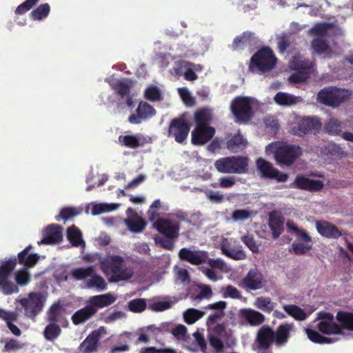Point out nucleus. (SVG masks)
I'll return each instance as SVG.
<instances>
[{
	"mask_svg": "<svg viewBox=\"0 0 353 353\" xmlns=\"http://www.w3.org/2000/svg\"><path fill=\"white\" fill-rule=\"evenodd\" d=\"M115 301L116 297L110 293L90 296L88 300V304L72 314V323L77 325L85 322L93 316L99 309L108 307L112 305Z\"/></svg>",
	"mask_w": 353,
	"mask_h": 353,
	"instance_id": "nucleus-1",
	"label": "nucleus"
},
{
	"mask_svg": "<svg viewBox=\"0 0 353 353\" xmlns=\"http://www.w3.org/2000/svg\"><path fill=\"white\" fill-rule=\"evenodd\" d=\"M100 268L106 276H110V282L126 281L132 276L125 266L123 257L119 255H110L103 259L100 261Z\"/></svg>",
	"mask_w": 353,
	"mask_h": 353,
	"instance_id": "nucleus-2",
	"label": "nucleus"
},
{
	"mask_svg": "<svg viewBox=\"0 0 353 353\" xmlns=\"http://www.w3.org/2000/svg\"><path fill=\"white\" fill-rule=\"evenodd\" d=\"M277 58L268 46L259 49L251 57L248 70L252 73L263 74L272 71L276 66Z\"/></svg>",
	"mask_w": 353,
	"mask_h": 353,
	"instance_id": "nucleus-3",
	"label": "nucleus"
},
{
	"mask_svg": "<svg viewBox=\"0 0 353 353\" xmlns=\"http://www.w3.org/2000/svg\"><path fill=\"white\" fill-rule=\"evenodd\" d=\"M46 301V296L43 293L32 292L26 297L16 300L20 306L16 308L19 311L23 310L27 318L34 319L43 310Z\"/></svg>",
	"mask_w": 353,
	"mask_h": 353,
	"instance_id": "nucleus-4",
	"label": "nucleus"
},
{
	"mask_svg": "<svg viewBox=\"0 0 353 353\" xmlns=\"http://www.w3.org/2000/svg\"><path fill=\"white\" fill-rule=\"evenodd\" d=\"M301 154L299 146L278 142L275 144L274 158L276 163L281 167L292 165Z\"/></svg>",
	"mask_w": 353,
	"mask_h": 353,
	"instance_id": "nucleus-5",
	"label": "nucleus"
},
{
	"mask_svg": "<svg viewBox=\"0 0 353 353\" xmlns=\"http://www.w3.org/2000/svg\"><path fill=\"white\" fill-rule=\"evenodd\" d=\"M214 167L218 172L225 174H243L248 172V158L232 156L217 159Z\"/></svg>",
	"mask_w": 353,
	"mask_h": 353,
	"instance_id": "nucleus-6",
	"label": "nucleus"
},
{
	"mask_svg": "<svg viewBox=\"0 0 353 353\" xmlns=\"http://www.w3.org/2000/svg\"><path fill=\"white\" fill-rule=\"evenodd\" d=\"M230 109L239 123H248L253 117L252 101L248 97H236L231 102Z\"/></svg>",
	"mask_w": 353,
	"mask_h": 353,
	"instance_id": "nucleus-7",
	"label": "nucleus"
},
{
	"mask_svg": "<svg viewBox=\"0 0 353 353\" xmlns=\"http://www.w3.org/2000/svg\"><path fill=\"white\" fill-rule=\"evenodd\" d=\"M349 97L348 90L335 87L325 88L317 95V99L320 103L333 108L339 106Z\"/></svg>",
	"mask_w": 353,
	"mask_h": 353,
	"instance_id": "nucleus-8",
	"label": "nucleus"
},
{
	"mask_svg": "<svg viewBox=\"0 0 353 353\" xmlns=\"http://www.w3.org/2000/svg\"><path fill=\"white\" fill-rule=\"evenodd\" d=\"M190 130V123L182 115L171 121L168 128V137H174L179 143H183L187 139Z\"/></svg>",
	"mask_w": 353,
	"mask_h": 353,
	"instance_id": "nucleus-9",
	"label": "nucleus"
},
{
	"mask_svg": "<svg viewBox=\"0 0 353 353\" xmlns=\"http://www.w3.org/2000/svg\"><path fill=\"white\" fill-rule=\"evenodd\" d=\"M273 329L269 325H263L257 332L256 348L258 353H272L271 347L274 341Z\"/></svg>",
	"mask_w": 353,
	"mask_h": 353,
	"instance_id": "nucleus-10",
	"label": "nucleus"
},
{
	"mask_svg": "<svg viewBox=\"0 0 353 353\" xmlns=\"http://www.w3.org/2000/svg\"><path fill=\"white\" fill-rule=\"evenodd\" d=\"M228 336L226 327L223 323L216 324L208 334V339L210 345L214 349L215 353H222L224 349V341L228 344L225 337Z\"/></svg>",
	"mask_w": 353,
	"mask_h": 353,
	"instance_id": "nucleus-11",
	"label": "nucleus"
},
{
	"mask_svg": "<svg viewBox=\"0 0 353 353\" xmlns=\"http://www.w3.org/2000/svg\"><path fill=\"white\" fill-rule=\"evenodd\" d=\"M321 127L322 123L317 117H303L298 119L293 130L294 134L303 137L309 132H319Z\"/></svg>",
	"mask_w": 353,
	"mask_h": 353,
	"instance_id": "nucleus-12",
	"label": "nucleus"
},
{
	"mask_svg": "<svg viewBox=\"0 0 353 353\" xmlns=\"http://www.w3.org/2000/svg\"><path fill=\"white\" fill-rule=\"evenodd\" d=\"M153 226L167 239H177L179 237L180 227L176 221L159 218L154 223Z\"/></svg>",
	"mask_w": 353,
	"mask_h": 353,
	"instance_id": "nucleus-13",
	"label": "nucleus"
},
{
	"mask_svg": "<svg viewBox=\"0 0 353 353\" xmlns=\"http://www.w3.org/2000/svg\"><path fill=\"white\" fill-rule=\"evenodd\" d=\"M220 249L223 254L234 260H243L246 257L242 246L233 239H223Z\"/></svg>",
	"mask_w": 353,
	"mask_h": 353,
	"instance_id": "nucleus-14",
	"label": "nucleus"
},
{
	"mask_svg": "<svg viewBox=\"0 0 353 353\" xmlns=\"http://www.w3.org/2000/svg\"><path fill=\"white\" fill-rule=\"evenodd\" d=\"M103 331L104 327H101L91 332L79 345V351L81 353H93L96 352L99 346V341Z\"/></svg>",
	"mask_w": 353,
	"mask_h": 353,
	"instance_id": "nucleus-15",
	"label": "nucleus"
},
{
	"mask_svg": "<svg viewBox=\"0 0 353 353\" xmlns=\"http://www.w3.org/2000/svg\"><path fill=\"white\" fill-rule=\"evenodd\" d=\"M263 285V276L256 268L250 269L240 284V286L246 290H257L261 289Z\"/></svg>",
	"mask_w": 353,
	"mask_h": 353,
	"instance_id": "nucleus-16",
	"label": "nucleus"
},
{
	"mask_svg": "<svg viewBox=\"0 0 353 353\" xmlns=\"http://www.w3.org/2000/svg\"><path fill=\"white\" fill-rule=\"evenodd\" d=\"M290 187L309 192H319L323 188L324 183L321 181L311 179L299 174Z\"/></svg>",
	"mask_w": 353,
	"mask_h": 353,
	"instance_id": "nucleus-17",
	"label": "nucleus"
},
{
	"mask_svg": "<svg viewBox=\"0 0 353 353\" xmlns=\"http://www.w3.org/2000/svg\"><path fill=\"white\" fill-rule=\"evenodd\" d=\"M181 260L187 261L192 265H199L208 261V253L201 250H191L189 248H181L179 252Z\"/></svg>",
	"mask_w": 353,
	"mask_h": 353,
	"instance_id": "nucleus-18",
	"label": "nucleus"
},
{
	"mask_svg": "<svg viewBox=\"0 0 353 353\" xmlns=\"http://www.w3.org/2000/svg\"><path fill=\"white\" fill-rule=\"evenodd\" d=\"M63 228L57 224H51L43 230V238L38 242L39 245H53L62 241Z\"/></svg>",
	"mask_w": 353,
	"mask_h": 353,
	"instance_id": "nucleus-19",
	"label": "nucleus"
},
{
	"mask_svg": "<svg viewBox=\"0 0 353 353\" xmlns=\"http://www.w3.org/2000/svg\"><path fill=\"white\" fill-rule=\"evenodd\" d=\"M215 134V129L211 126H195L192 131V143L202 145L210 141Z\"/></svg>",
	"mask_w": 353,
	"mask_h": 353,
	"instance_id": "nucleus-20",
	"label": "nucleus"
},
{
	"mask_svg": "<svg viewBox=\"0 0 353 353\" xmlns=\"http://www.w3.org/2000/svg\"><path fill=\"white\" fill-rule=\"evenodd\" d=\"M32 248L31 245H29L22 251L18 253L17 259V263L23 265V268L27 269L33 268L38 263L40 256L37 253L30 252Z\"/></svg>",
	"mask_w": 353,
	"mask_h": 353,
	"instance_id": "nucleus-21",
	"label": "nucleus"
},
{
	"mask_svg": "<svg viewBox=\"0 0 353 353\" xmlns=\"http://www.w3.org/2000/svg\"><path fill=\"white\" fill-rule=\"evenodd\" d=\"M316 227L318 232L323 236L328 239H339L342 232L334 224L326 221H317Z\"/></svg>",
	"mask_w": 353,
	"mask_h": 353,
	"instance_id": "nucleus-22",
	"label": "nucleus"
},
{
	"mask_svg": "<svg viewBox=\"0 0 353 353\" xmlns=\"http://www.w3.org/2000/svg\"><path fill=\"white\" fill-rule=\"evenodd\" d=\"M292 328L293 324L282 323L278 326L276 331L273 330V337L276 347H282L288 343Z\"/></svg>",
	"mask_w": 353,
	"mask_h": 353,
	"instance_id": "nucleus-23",
	"label": "nucleus"
},
{
	"mask_svg": "<svg viewBox=\"0 0 353 353\" xmlns=\"http://www.w3.org/2000/svg\"><path fill=\"white\" fill-rule=\"evenodd\" d=\"M284 220L277 211H272L269 214L268 225L272 231L273 239H277L283 231Z\"/></svg>",
	"mask_w": 353,
	"mask_h": 353,
	"instance_id": "nucleus-24",
	"label": "nucleus"
},
{
	"mask_svg": "<svg viewBox=\"0 0 353 353\" xmlns=\"http://www.w3.org/2000/svg\"><path fill=\"white\" fill-rule=\"evenodd\" d=\"M0 319L6 323L7 327L14 336H19L21 334V330L13 323L19 319V314L17 312L0 308Z\"/></svg>",
	"mask_w": 353,
	"mask_h": 353,
	"instance_id": "nucleus-25",
	"label": "nucleus"
},
{
	"mask_svg": "<svg viewBox=\"0 0 353 353\" xmlns=\"http://www.w3.org/2000/svg\"><path fill=\"white\" fill-rule=\"evenodd\" d=\"M239 314L241 319L252 326L259 325L265 321L263 314L251 308L241 309Z\"/></svg>",
	"mask_w": 353,
	"mask_h": 353,
	"instance_id": "nucleus-26",
	"label": "nucleus"
},
{
	"mask_svg": "<svg viewBox=\"0 0 353 353\" xmlns=\"http://www.w3.org/2000/svg\"><path fill=\"white\" fill-rule=\"evenodd\" d=\"M110 85L121 98H123L130 93L133 81L130 79H123L113 81Z\"/></svg>",
	"mask_w": 353,
	"mask_h": 353,
	"instance_id": "nucleus-27",
	"label": "nucleus"
},
{
	"mask_svg": "<svg viewBox=\"0 0 353 353\" xmlns=\"http://www.w3.org/2000/svg\"><path fill=\"white\" fill-rule=\"evenodd\" d=\"M256 164L263 178L273 179V178L276 176L277 168H275L270 162L262 158H259L256 160Z\"/></svg>",
	"mask_w": 353,
	"mask_h": 353,
	"instance_id": "nucleus-28",
	"label": "nucleus"
},
{
	"mask_svg": "<svg viewBox=\"0 0 353 353\" xmlns=\"http://www.w3.org/2000/svg\"><path fill=\"white\" fill-rule=\"evenodd\" d=\"M254 42V34L251 32H244L240 36L234 38L232 43L234 50H243L248 46H251Z\"/></svg>",
	"mask_w": 353,
	"mask_h": 353,
	"instance_id": "nucleus-29",
	"label": "nucleus"
},
{
	"mask_svg": "<svg viewBox=\"0 0 353 353\" xmlns=\"http://www.w3.org/2000/svg\"><path fill=\"white\" fill-rule=\"evenodd\" d=\"M128 229L135 234L142 232L147 225L146 221L142 218L135 216V217L128 218L124 220Z\"/></svg>",
	"mask_w": 353,
	"mask_h": 353,
	"instance_id": "nucleus-30",
	"label": "nucleus"
},
{
	"mask_svg": "<svg viewBox=\"0 0 353 353\" xmlns=\"http://www.w3.org/2000/svg\"><path fill=\"white\" fill-rule=\"evenodd\" d=\"M212 120V112L208 108L200 109L194 114L196 126H210Z\"/></svg>",
	"mask_w": 353,
	"mask_h": 353,
	"instance_id": "nucleus-31",
	"label": "nucleus"
},
{
	"mask_svg": "<svg viewBox=\"0 0 353 353\" xmlns=\"http://www.w3.org/2000/svg\"><path fill=\"white\" fill-rule=\"evenodd\" d=\"M226 145L228 150L236 152L246 146L247 141L241 133L238 132L227 141Z\"/></svg>",
	"mask_w": 353,
	"mask_h": 353,
	"instance_id": "nucleus-32",
	"label": "nucleus"
},
{
	"mask_svg": "<svg viewBox=\"0 0 353 353\" xmlns=\"http://www.w3.org/2000/svg\"><path fill=\"white\" fill-rule=\"evenodd\" d=\"M119 141L121 145L129 148H137L142 146L144 141L141 139V135H121L119 137Z\"/></svg>",
	"mask_w": 353,
	"mask_h": 353,
	"instance_id": "nucleus-33",
	"label": "nucleus"
},
{
	"mask_svg": "<svg viewBox=\"0 0 353 353\" xmlns=\"http://www.w3.org/2000/svg\"><path fill=\"white\" fill-rule=\"evenodd\" d=\"M319 330L325 334H342L341 327L335 322L320 321L318 323Z\"/></svg>",
	"mask_w": 353,
	"mask_h": 353,
	"instance_id": "nucleus-34",
	"label": "nucleus"
},
{
	"mask_svg": "<svg viewBox=\"0 0 353 353\" xmlns=\"http://www.w3.org/2000/svg\"><path fill=\"white\" fill-rule=\"evenodd\" d=\"M299 97L282 92H278L274 98V101L277 104L283 106H290L296 104L299 101Z\"/></svg>",
	"mask_w": 353,
	"mask_h": 353,
	"instance_id": "nucleus-35",
	"label": "nucleus"
},
{
	"mask_svg": "<svg viewBox=\"0 0 353 353\" xmlns=\"http://www.w3.org/2000/svg\"><path fill=\"white\" fill-rule=\"evenodd\" d=\"M48 321L52 323H61L64 318L62 316L61 305L59 303H54L47 312Z\"/></svg>",
	"mask_w": 353,
	"mask_h": 353,
	"instance_id": "nucleus-36",
	"label": "nucleus"
},
{
	"mask_svg": "<svg viewBox=\"0 0 353 353\" xmlns=\"http://www.w3.org/2000/svg\"><path fill=\"white\" fill-rule=\"evenodd\" d=\"M67 238L73 246L78 247L83 241L80 230L74 225L69 227L67 230Z\"/></svg>",
	"mask_w": 353,
	"mask_h": 353,
	"instance_id": "nucleus-37",
	"label": "nucleus"
},
{
	"mask_svg": "<svg viewBox=\"0 0 353 353\" xmlns=\"http://www.w3.org/2000/svg\"><path fill=\"white\" fill-rule=\"evenodd\" d=\"M17 265L15 256L1 262L0 265V279L10 277L12 271Z\"/></svg>",
	"mask_w": 353,
	"mask_h": 353,
	"instance_id": "nucleus-38",
	"label": "nucleus"
},
{
	"mask_svg": "<svg viewBox=\"0 0 353 353\" xmlns=\"http://www.w3.org/2000/svg\"><path fill=\"white\" fill-rule=\"evenodd\" d=\"M336 318L341 324V328L353 331V313L339 311Z\"/></svg>",
	"mask_w": 353,
	"mask_h": 353,
	"instance_id": "nucleus-39",
	"label": "nucleus"
},
{
	"mask_svg": "<svg viewBox=\"0 0 353 353\" xmlns=\"http://www.w3.org/2000/svg\"><path fill=\"white\" fill-rule=\"evenodd\" d=\"M323 152L327 155L338 158L345 157L347 155V153L339 145L333 142L328 143L324 147Z\"/></svg>",
	"mask_w": 353,
	"mask_h": 353,
	"instance_id": "nucleus-40",
	"label": "nucleus"
},
{
	"mask_svg": "<svg viewBox=\"0 0 353 353\" xmlns=\"http://www.w3.org/2000/svg\"><path fill=\"white\" fill-rule=\"evenodd\" d=\"M10 277L0 279V290L5 295L17 293L19 289L10 279Z\"/></svg>",
	"mask_w": 353,
	"mask_h": 353,
	"instance_id": "nucleus-41",
	"label": "nucleus"
},
{
	"mask_svg": "<svg viewBox=\"0 0 353 353\" xmlns=\"http://www.w3.org/2000/svg\"><path fill=\"white\" fill-rule=\"evenodd\" d=\"M254 305L265 312L270 313L273 311L275 303L268 296H259L255 300Z\"/></svg>",
	"mask_w": 353,
	"mask_h": 353,
	"instance_id": "nucleus-42",
	"label": "nucleus"
},
{
	"mask_svg": "<svg viewBox=\"0 0 353 353\" xmlns=\"http://www.w3.org/2000/svg\"><path fill=\"white\" fill-rule=\"evenodd\" d=\"M87 281L88 288H96L98 291H103L107 289V283L101 276L93 273Z\"/></svg>",
	"mask_w": 353,
	"mask_h": 353,
	"instance_id": "nucleus-43",
	"label": "nucleus"
},
{
	"mask_svg": "<svg viewBox=\"0 0 353 353\" xmlns=\"http://www.w3.org/2000/svg\"><path fill=\"white\" fill-rule=\"evenodd\" d=\"M136 112L143 119L151 118L156 114L155 109L147 102L143 101L139 103Z\"/></svg>",
	"mask_w": 353,
	"mask_h": 353,
	"instance_id": "nucleus-44",
	"label": "nucleus"
},
{
	"mask_svg": "<svg viewBox=\"0 0 353 353\" xmlns=\"http://www.w3.org/2000/svg\"><path fill=\"white\" fill-rule=\"evenodd\" d=\"M283 310L297 321H303L307 318L305 311L296 305H285Z\"/></svg>",
	"mask_w": 353,
	"mask_h": 353,
	"instance_id": "nucleus-45",
	"label": "nucleus"
},
{
	"mask_svg": "<svg viewBox=\"0 0 353 353\" xmlns=\"http://www.w3.org/2000/svg\"><path fill=\"white\" fill-rule=\"evenodd\" d=\"M61 333L60 326L57 323H50L43 331V335L46 339L52 341L57 339Z\"/></svg>",
	"mask_w": 353,
	"mask_h": 353,
	"instance_id": "nucleus-46",
	"label": "nucleus"
},
{
	"mask_svg": "<svg viewBox=\"0 0 353 353\" xmlns=\"http://www.w3.org/2000/svg\"><path fill=\"white\" fill-rule=\"evenodd\" d=\"M94 272V268L93 266H89L87 268H79L73 269L71 271V276L75 280L80 281L91 276Z\"/></svg>",
	"mask_w": 353,
	"mask_h": 353,
	"instance_id": "nucleus-47",
	"label": "nucleus"
},
{
	"mask_svg": "<svg viewBox=\"0 0 353 353\" xmlns=\"http://www.w3.org/2000/svg\"><path fill=\"white\" fill-rule=\"evenodd\" d=\"M200 290L196 295H191V298L194 301H200L202 299H209L212 296L213 292L210 285L205 284H199L197 285Z\"/></svg>",
	"mask_w": 353,
	"mask_h": 353,
	"instance_id": "nucleus-48",
	"label": "nucleus"
},
{
	"mask_svg": "<svg viewBox=\"0 0 353 353\" xmlns=\"http://www.w3.org/2000/svg\"><path fill=\"white\" fill-rule=\"evenodd\" d=\"M205 313L196 309L190 308L187 310L184 314V321L188 324H193L204 316Z\"/></svg>",
	"mask_w": 353,
	"mask_h": 353,
	"instance_id": "nucleus-49",
	"label": "nucleus"
},
{
	"mask_svg": "<svg viewBox=\"0 0 353 353\" xmlns=\"http://www.w3.org/2000/svg\"><path fill=\"white\" fill-rule=\"evenodd\" d=\"M14 279L17 285L20 286L27 285L31 280L28 269L26 268H22L16 272Z\"/></svg>",
	"mask_w": 353,
	"mask_h": 353,
	"instance_id": "nucleus-50",
	"label": "nucleus"
},
{
	"mask_svg": "<svg viewBox=\"0 0 353 353\" xmlns=\"http://www.w3.org/2000/svg\"><path fill=\"white\" fill-rule=\"evenodd\" d=\"M326 132L332 135H338L341 132L342 126L341 123L336 119H330L325 124Z\"/></svg>",
	"mask_w": 353,
	"mask_h": 353,
	"instance_id": "nucleus-51",
	"label": "nucleus"
},
{
	"mask_svg": "<svg viewBox=\"0 0 353 353\" xmlns=\"http://www.w3.org/2000/svg\"><path fill=\"white\" fill-rule=\"evenodd\" d=\"M50 12V6L48 3L41 4L35 10L31 12V18L34 20H41L46 18Z\"/></svg>",
	"mask_w": 353,
	"mask_h": 353,
	"instance_id": "nucleus-52",
	"label": "nucleus"
},
{
	"mask_svg": "<svg viewBox=\"0 0 353 353\" xmlns=\"http://www.w3.org/2000/svg\"><path fill=\"white\" fill-rule=\"evenodd\" d=\"M144 97L151 101H158L161 99V93L158 87L150 85L145 89Z\"/></svg>",
	"mask_w": 353,
	"mask_h": 353,
	"instance_id": "nucleus-53",
	"label": "nucleus"
},
{
	"mask_svg": "<svg viewBox=\"0 0 353 353\" xmlns=\"http://www.w3.org/2000/svg\"><path fill=\"white\" fill-rule=\"evenodd\" d=\"M287 226L290 230L294 231V232L296 234L299 240L305 243H309L312 241L311 236L303 229L299 228L298 227L295 226L292 223L290 222L287 223Z\"/></svg>",
	"mask_w": 353,
	"mask_h": 353,
	"instance_id": "nucleus-54",
	"label": "nucleus"
},
{
	"mask_svg": "<svg viewBox=\"0 0 353 353\" xmlns=\"http://www.w3.org/2000/svg\"><path fill=\"white\" fill-rule=\"evenodd\" d=\"M128 308L134 312H141L146 308V301L143 299H135L128 303Z\"/></svg>",
	"mask_w": 353,
	"mask_h": 353,
	"instance_id": "nucleus-55",
	"label": "nucleus"
},
{
	"mask_svg": "<svg viewBox=\"0 0 353 353\" xmlns=\"http://www.w3.org/2000/svg\"><path fill=\"white\" fill-rule=\"evenodd\" d=\"M79 213V211H78L75 208H63L61 210L59 216L56 217V220L60 221L61 219H63L67 221L77 215Z\"/></svg>",
	"mask_w": 353,
	"mask_h": 353,
	"instance_id": "nucleus-56",
	"label": "nucleus"
},
{
	"mask_svg": "<svg viewBox=\"0 0 353 353\" xmlns=\"http://www.w3.org/2000/svg\"><path fill=\"white\" fill-rule=\"evenodd\" d=\"M312 47L314 50L319 54L324 53L329 48L328 44L322 38H316L313 39L312 41Z\"/></svg>",
	"mask_w": 353,
	"mask_h": 353,
	"instance_id": "nucleus-57",
	"label": "nucleus"
},
{
	"mask_svg": "<svg viewBox=\"0 0 353 353\" xmlns=\"http://www.w3.org/2000/svg\"><path fill=\"white\" fill-rule=\"evenodd\" d=\"M332 27L333 25L329 23L316 24L311 29V32L316 36L324 37L326 36L327 30Z\"/></svg>",
	"mask_w": 353,
	"mask_h": 353,
	"instance_id": "nucleus-58",
	"label": "nucleus"
},
{
	"mask_svg": "<svg viewBox=\"0 0 353 353\" xmlns=\"http://www.w3.org/2000/svg\"><path fill=\"white\" fill-rule=\"evenodd\" d=\"M38 1L39 0L25 1L16 8L15 13L19 15L25 14L28 10H30Z\"/></svg>",
	"mask_w": 353,
	"mask_h": 353,
	"instance_id": "nucleus-59",
	"label": "nucleus"
},
{
	"mask_svg": "<svg viewBox=\"0 0 353 353\" xmlns=\"http://www.w3.org/2000/svg\"><path fill=\"white\" fill-rule=\"evenodd\" d=\"M241 241L253 253H257L259 252L258 245L252 235L248 234L243 236Z\"/></svg>",
	"mask_w": 353,
	"mask_h": 353,
	"instance_id": "nucleus-60",
	"label": "nucleus"
},
{
	"mask_svg": "<svg viewBox=\"0 0 353 353\" xmlns=\"http://www.w3.org/2000/svg\"><path fill=\"white\" fill-rule=\"evenodd\" d=\"M223 296L224 298H232L239 299L241 298V294L240 291L233 285H229L225 288V290L223 292Z\"/></svg>",
	"mask_w": 353,
	"mask_h": 353,
	"instance_id": "nucleus-61",
	"label": "nucleus"
},
{
	"mask_svg": "<svg viewBox=\"0 0 353 353\" xmlns=\"http://www.w3.org/2000/svg\"><path fill=\"white\" fill-rule=\"evenodd\" d=\"M195 65L196 63L190 61L183 60L177 61L175 62V72L176 74L180 75L182 74L183 69L193 68Z\"/></svg>",
	"mask_w": 353,
	"mask_h": 353,
	"instance_id": "nucleus-62",
	"label": "nucleus"
},
{
	"mask_svg": "<svg viewBox=\"0 0 353 353\" xmlns=\"http://www.w3.org/2000/svg\"><path fill=\"white\" fill-rule=\"evenodd\" d=\"M311 249V245H305L302 243L295 242L292 244V250L296 255L305 254Z\"/></svg>",
	"mask_w": 353,
	"mask_h": 353,
	"instance_id": "nucleus-63",
	"label": "nucleus"
},
{
	"mask_svg": "<svg viewBox=\"0 0 353 353\" xmlns=\"http://www.w3.org/2000/svg\"><path fill=\"white\" fill-rule=\"evenodd\" d=\"M193 336H194L195 341H196V343H197L198 345L199 346L200 350L202 352L211 353V351L208 350V349L206 341H205L203 336L202 335V334L196 332L194 333Z\"/></svg>",
	"mask_w": 353,
	"mask_h": 353,
	"instance_id": "nucleus-64",
	"label": "nucleus"
}]
</instances>
